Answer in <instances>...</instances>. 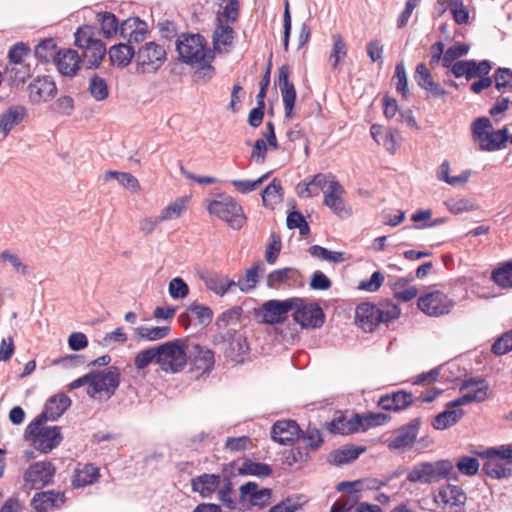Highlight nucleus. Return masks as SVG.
<instances>
[{
  "mask_svg": "<svg viewBox=\"0 0 512 512\" xmlns=\"http://www.w3.org/2000/svg\"><path fill=\"white\" fill-rule=\"evenodd\" d=\"M187 348L188 339L182 338L148 347L137 353L134 358V366L141 371L154 362L166 373H179L187 365Z\"/></svg>",
  "mask_w": 512,
  "mask_h": 512,
  "instance_id": "obj_1",
  "label": "nucleus"
},
{
  "mask_svg": "<svg viewBox=\"0 0 512 512\" xmlns=\"http://www.w3.org/2000/svg\"><path fill=\"white\" fill-rule=\"evenodd\" d=\"M400 315V306L391 299H382L377 304L361 302L355 309V323L365 333H373L380 324H388Z\"/></svg>",
  "mask_w": 512,
  "mask_h": 512,
  "instance_id": "obj_2",
  "label": "nucleus"
},
{
  "mask_svg": "<svg viewBox=\"0 0 512 512\" xmlns=\"http://www.w3.org/2000/svg\"><path fill=\"white\" fill-rule=\"evenodd\" d=\"M47 411L39 413L26 427L24 439L33 441L36 450L49 453L63 440L60 426H44L49 420Z\"/></svg>",
  "mask_w": 512,
  "mask_h": 512,
  "instance_id": "obj_3",
  "label": "nucleus"
},
{
  "mask_svg": "<svg viewBox=\"0 0 512 512\" xmlns=\"http://www.w3.org/2000/svg\"><path fill=\"white\" fill-rule=\"evenodd\" d=\"M454 464L450 459L435 462H420L408 472L406 481L410 483L431 484L441 479L458 481V473L453 471Z\"/></svg>",
  "mask_w": 512,
  "mask_h": 512,
  "instance_id": "obj_4",
  "label": "nucleus"
},
{
  "mask_svg": "<svg viewBox=\"0 0 512 512\" xmlns=\"http://www.w3.org/2000/svg\"><path fill=\"white\" fill-rule=\"evenodd\" d=\"M471 133L475 141L479 142L482 151L492 152L506 148L509 137V129L504 126L494 130L488 117L476 118L471 124Z\"/></svg>",
  "mask_w": 512,
  "mask_h": 512,
  "instance_id": "obj_5",
  "label": "nucleus"
},
{
  "mask_svg": "<svg viewBox=\"0 0 512 512\" xmlns=\"http://www.w3.org/2000/svg\"><path fill=\"white\" fill-rule=\"evenodd\" d=\"M293 321L303 330L319 329L326 321V314L317 301L307 302L300 297H291Z\"/></svg>",
  "mask_w": 512,
  "mask_h": 512,
  "instance_id": "obj_6",
  "label": "nucleus"
},
{
  "mask_svg": "<svg viewBox=\"0 0 512 512\" xmlns=\"http://www.w3.org/2000/svg\"><path fill=\"white\" fill-rule=\"evenodd\" d=\"M207 210L211 215L227 222L232 229L239 230L246 221L242 206L235 198L225 194L219 195V199L210 201Z\"/></svg>",
  "mask_w": 512,
  "mask_h": 512,
  "instance_id": "obj_7",
  "label": "nucleus"
},
{
  "mask_svg": "<svg viewBox=\"0 0 512 512\" xmlns=\"http://www.w3.org/2000/svg\"><path fill=\"white\" fill-rule=\"evenodd\" d=\"M293 307L291 298L271 299L265 301L260 307L254 308L253 314L258 323L273 326L283 324Z\"/></svg>",
  "mask_w": 512,
  "mask_h": 512,
  "instance_id": "obj_8",
  "label": "nucleus"
},
{
  "mask_svg": "<svg viewBox=\"0 0 512 512\" xmlns=\"http://www.w3.org/2000/svg\"><path fill=\"white\" fill-rule=\"evenodd\" d=\"M272 494L271 488H260L257 482L248 481L239 487L240 510L245 511L250 507L263 509L271 504Z\"/></svg>",
  "mask_w": 512,
  "mask_h": 512,
  "instance_id": "obj_9",
  "label": "nucleus"
},
{
  "mask_svg": "<svg viewBox=\"0 0 512 512\" xmlns=\"http://www.w3.org/2000/svg\"><path fill=\"white\" fill-rule=\"evenodd\" d=\"M187 364H190L189 372L201 371L195 376V380L208 377L215 367V353L212 349L198 343L187 348Z\"/></svg>",
  "mask_w": 512,
  "mask_h": 512,
  "instance_id": "obj_10",
  "label": "nucleus"
},
{
  "mask_svg": "<svg viewBox=\"0 0 512 512\" xmlns=\"http://www.w3.org/2000/svg\"><path fill=\"white\" fill-rule=\"evenodd\" d=\"M418 309L430 317L447 315L455 302L442 291L436 290L421 295L417 300Z\"/></svg>",
  "mask_w": 512,
  "mask_h": 512,
  "instance_id": "obj_11",
  "label": "nucleus"
},
{
  "mask_svg": "<svg viewBox=\"0 0 512 512\" xmlns=\"http://www.w3.org/2000/svg\"><path fill=\"white\" fill-rule=\"evenodd\" d=\"M92 381L88 382L87 394L94 398L96 395L105 392L108 398L112 397L121 383V372L117 366H109Z\"/></svg>",
  "mask_w": 512,
  "mask_h": 512,
  "instance_id": "obj_12",
  "label": "nucleus"
},
{
  "mask_svg": "<svg viewBox=\"0 0 512 512\" xmlns=\"http://www.w3.org/2000/svg\"><path fill=\"white\" fill-rule=\"evenodd\" d=\"M435 502L442 503L444 512H465L467 494L458 485L446 483L438 488Z\"/></svg>",
  "mask_w": 512,
  "mask_h": 512,
  "instance_id": "obj_13",
  "label": "nucleus"
},
{
  "mask_svg": "<svg viewBox=\"0 0 512 512\" xmlns=\"http://www.w3.org/2000/svg\"><path fill=\"white\" fill-rule=\"evenodd\" d=\"M205 44V37L200 33H182L175 43V50L178 54V61L190 66L199 62L198 48Z\"/></svg>",
  "mask_w": 512,
  "mask_h": 512,
  "instance_id": "obj_14",
  "label": "nucleus"
},
{
  "mask_svg": "<svg viewBox=\"0 0 512 512\" xmlns=\"http://www.w3.org/2000/svg\"><path fill=\"white\" fill-rule=\"evenodd\" d=\"M56 468L50 461L31 464L23 475L24 485L28 489L39 490L53 482Z\"/></svg>",
  "mask_w": 512,
  "mask_h": 512,
  "instance_id": "obj_15",
  "label": "nucleus"
},
{
  "mask_svg": "<svg viewBox=\"0 0 512 512\" xmlns=\"http://www.w3.org/2000/svg\"><path fill=\"white\" fill-rule=\"evenodd\" d=\"M166 50L160 44L150 41L142 45L137 51V71L144 74L146 67L156 72L166 61Z\"/></svg>",
  "mask_w": 512,
  "mask_h": 512,
  "instance_id": "obj_16",
  "label": "nucleus"
},
{
  "mask_svg": "<svg viewBox=\"0 0 512 512\" xmlns=\"http://www.w3.org/2000/svg\"><path fill=\"white\" fill-rule=\"evenodd\" d=\"M29 101L34 105L46 103L57 95V85L50 75H38L27 87Z\"/></svg>",
  "mask_w": 512,
  "mask_h": 512,
  "instance_id": "obj_17",
  "label": "nucleus"
},
{
  "mask_svg": "<svg viewBox=\"0 0 512 512\" xmlns=\"http://www.w3.org/2000/svg\"><path fill=\"white\" fill-rule=\"evenodd\" d=\"M422 418L416 417L409 423L400 426L395 430V436L387 441V447L390 451L402 450L405 451L413 446L415 443L420 427Z\"/></svg>",
  "mask_w": 512,
  "mask_h": 512,
  "instance_id": "obj_18",
  "label": "nucleus"
},
{
  "mask_svg": "<svg viewBox=\"0 0 512 512\" xmlns=\"http://www.w3.org/2000/svg\"><path fill=\"white\" fill-rule=\"evenodd\" d=\"M290 68L284 64L278 69V85L281 91L285 117L290 119L294 116V108L297 100V91L289 80Z\"/></svg>",
  "mask_w": 512,
  "mask_h": 512,
  "instance_id": "obj_19",
  "label": "nucleus"
},
{
  "mask_svg": "<svg viewBox=\"0 0 512 512\" xmlns=\"http://www.w3.org/2000/svg\"><path fill=\"white\" fill-rule=\"evenodd\" d=\"M415 402V397L411 391L400 389L381 395L377 407L388 412H400Z\"/></svg>",
  "mask_w": 512,
  "mask_h": 512,
  "instance_id": "obj_20",
  "label": "nucleus"
},
{
  "mask_svg": "<svg viewBox=\"0 0 512 512\" xmlns=\"http://www.w3.org/2000/svg\"><path fill=\"white\" fill-rule=\"evenodd\" d=\"M301 427L296 420H278L270 431L271 439L281 445H294L299 440Z\"/></svg>",
  "mask_w": 512,
  "mask_h": 512,
  "instance_id": "obj_21",
  "label": "nucleus"
},
{
  "mask_svg": "<svg viewBox=\"0 0 512 512\" xmlns=\"http://www.w3.org/2000/svg\"><path fill=\"white\" fill-rule=\"evenodd\" d=\"M57 55L54 64L58 72L64 77L73 78L76 76L83 63V58L78 51L72 48H63L60 54Z\"/></svg>",
  "mask_w": 512,
  "mask_h": 512,
  "instance_id": "obj_22",
  "label": "nucleus"
},
{
  "mask_svg": "<svg viewBox=\"0 0 512 512\" xmlns=\"http://www.w3.org/2000/svg\"><path fill=\"white\" fill-rule=\"evenodd\" d=\"M250 350V344L247 337L235 329L233 340L228 341L225 349L223 350V355L227 361L235 364H241L244 363L246 358L249 356Z\"/></svg>",
  "mask_w": 512,
  "mask_h": 512,
  "instance_id": "obj_23",
  "label": "nucleus"
},
{
  "mask_svg": "<svg viewBox=\"0 0 512 512\" xmlns=\"http://www.w3.org/2000/svg\"><path fill=\"white\" fill-rule=\"evenodd\" d=\"M366 450V446L348 444L332 450L327 456V462L330 465L341 467L356 461Z\"/></svg>",
  "mask_w": 512,
  "mask_h": 512,
  "instance_id": "obj_24",
  "label": "nucleus"
},
{
  "mask_svg": "<svg viewBox=\"0 0 512 512\" xmlns=\"http://www.w3.org/2000/svg\"><path fill=\"white\" fill-rule=\"evenodd\" d=\"M65 500L63 492L47 490L35 493L30 505L36 512H47L49 509L60 507Z\"/></svg>",
  "mask_w": 512,
  "mask_h": 512,
  "instance_id": "obj_25",
  "label": "nucleus"
},
{
  "mask_svg": "<svg viewBox=\"0 0 512 512\" xmlns=\"http://www.w3.org/2000/svg\"><path fill=\"white\" fill-rule=\"evenodd\" d=\"M81 49L82 54L80 56L83 58L82 64H84L86 70L98 69L107 54L106 44L101 39L91 44H85V47Z\"/></svg>",
  "mask_w": 512,
  "mask_h": 512,
  "instance_id": "obj_26",
  "label": "nucleus"
},
{
  "mask_svg": "<svg viewBox=\"0 0 512 512\" xmlns=\"http://www.w3.org/2000/svg\"><path fill=\"white\" fill-rule=\"evenodd\" d=\"M470 45L464 42H456L449 46L443 55V67L448 69L455 78H461V69L458 68L460 58L467 55Z\"/></svg>",
  "mask_w": 512,
  "mask_h": 512,
  "instance_id": "obj_27",
  "label": "nucleus"
},
{
  "mask_svg": "<svg viewBox=\"0 0 512 512\" xmlns=\"http://www.w3.org/2000/svg\"><path fill=\"white\" fill-rule=\"evenodd\" d=\"M458 68L461 69V77H465L466 81H470L476 76H489L493 69V62L484 59L477 61L475 59H463L458 61Z\"/></svg>",
  "mask_w": 512,
  "mask_h": 512,
  "instance_id": "obj_28",
  "label": "nucleus"
},
{
  "mask_svg": "<svg viewBox=\"0 0 512 512\" xmlns=\"http://www.w3.org/2000/svg\"><path fill=\"white\" fill-rule=\"evenodd\" d=\"M107 53L110 64L120 69L130 65L133 58L135 56L137 57V52L134 46L125 42L112 45Z\"/></svg>",
  "mask_w": 512,
  "mask_h": 512,
  "instance_id": "obj_29",
  "label": "nucleus"
},
{
  "mask_svg": "<svg viewBox=\"0 0 512 512\" xmlns=\"http://www.w3.org/2000/svg\"><path fill=\"white\" fill-rule=\"evenodd\" d=\"M221 476L215 473H204L191 480L193 492L199 493L203 498L210 497L220 486Z\"/></svg>",
  "mask_w": 512,
  "mask_h": 512,
  "instance_id": "obj_30",
  "label": "nucleus"
},
{
  "mask_svg": "<svg viewBox=\"0 0 512 512\" xmlns=\"http://www.w3.org/2000/svg\"><path fill=\"white\" fill-rule=\"evenodd\" d=\"M72 405V400L63 392L57 393L49 397L42 411H47L49 420L56 421L60 418Z\"/></svg>",
  "mask_w": 512,
  "mask_h": 512,
  "instance_id": "obj_31",
  "label": "nucleus"
},
{
  "mask_svg": "<svg viewBox=\"0 0 512 512\" xmlns=\"http://www.w3.org/2000/svg\"><path fill=\"white\" fill-rule=\"evenodd\" d=\"M27 115V110L22 105L10 106L0 114V132L7 136L10 131L19 125Z\"/></svg>",
  "mask_w": 512,
  "mask_h": 512,
  "instance_id": "obj_32",
  "label": "nucleus"
},
{
  "mask_svg": "<svg viewBox=\"0 0 512 512\" xmlns=\"http://www.w3.org/2000/svg\"><path fill=\"white\" fill-rule=\"evenodd\" d=\"M479 456L486 459L482 466V471L485 475L493 479L509 478L512 476V467L498 460L497 457L490 455Z\"/></svg>",
  "mask_w": 512,
  "mask_h": 512,
  "instance_id": "obj_33",
  "label": "nucleus"
},
{
  "mask_svg": "<svg viewBox=\"0 0 512 512\" xmlns=\"http://www.w3.org/2000/svg\"><path fill=\"white\" fill-rule=\"evenodd\" d=\"M100 470L92 463H86L83 468H76L71 478L73 488H81L98 481Z\"/></svg>",
  "mask_w": 512,
  "mask_h": 512,
  "instance_id": "obj_34",
  "label": "nucleus"
},
{
  "mask_svg": "<svg viewBox=\"0 0 512 512\" xmlns=\"http://www.w3.org/2000/svg\"><path fill=\"white\" fill-rule=\"evenodd\" d=\"M201 279L208 290L221 297L224 296L232 287L236 286V281L219 273H210L206 276L202 275Z\"/></svg>",
  "mask_w": 512,
  "mask_h": 512,
  "instance_id": "obj_35",
  "label": "nucleus"
},
{
  "mask_svg": "<svg viewBox=\"0 0 512 512\" xmlns=\"http://www.w3.org/2000/svg\"><path fill=\"white\" fill-rule=\"evenodd\" d=\"M302 277L299 270L291 267L276 269L267 275V286L277 288L284 283H296Z\"/></svg>",
  "mask_w": 512,
  "mask_h": 512,
  "instance_id": "obj_36",
  "label": "nucleus"
},
{
  "mask_svg": "<svg viewBox=\"0 0 512 512\" xmlns=\"http://www.w3.org/2000/svg\"><path fill=\"white\" fill-rule=\"evenodd\" d=\"M218 24L212 35V43L217 52H221L220 45L232 46L236 37L233 27L228 24H223L220 16H217Z\"/></svg>",
  "mask_w": 512,
  "mask_h": 512,
  "instance_id": "obj_37",
  "label": "nucleus"
},
{
  "mask_svg": "<svg viewBox=\"0 0 512 512\" xmlns=\"http://www.w3.org/2000/svg\"><path fill=\"white\" fill-rule=\"evenodd\" d=\"M60 52L61 49L58 48L56 40L52 37L42 39L34 49L35 57L42 63H54Z\"/></svg>",
  "mask_w": 512,
  "mask_h": 512,
  "instance_id": "obj_38",
  "label": "nucleus"
},
{
  "mask_svg": "<svg viewBox=\"0 0 512 512\" xmlns=\"http://www.w3.org/2000/svg\"><path fill=\"white\" fill-rule=\"evenodd\" d=\"M97 21L100 28H97V34H101L106 39H112L119 33V19L109 11L99 12Z\"/></svg>",
  "mask_w": 512,
  "mask_h": 512,
  "instance_id": "obj_39",
  "label": "nucleus"
},
{
  "mask_svg": "<svg viewBox=\"0 0 512 512\" xmlns=\"http://www.w3.org/2000/svg\"><path fill=\"white\" fill-rule=\"evenodd\" d=\"M170 326L146 327L139 326L133 328V339L136 342L158 341L166 338L170 334Z\"/></svg>",
  "mask_w": 512,
  "mask_h": 512,
  "instance_id": "obj_40",
  "label": "nucleus"
},
{
  "mask_svg": "<svg viewBox=\"0 0 512 512\" xmlns=\"http://www.w3.org/2000/svg\"><path fill=\"white\" fill-rule=\"evenodd\" d=\"M284 197V189L279 178H274L261 191V198L263 206L266 208H274V205L281 203Z\"/></svg>",
  "mask_w": 512,
  "mask_h": 512,
  "instance_id": "obj_41",
  "label": "nucleus"
},
{
  "mask_svg": "<svg viewBox=\"0 0 512 512\" xmlns=\"http://www.w3.org/2000/svg\"><path fill=\"white\" fill-rule=\"evenodd\" d=\"M465 412L462 408H447L438 413L432 421V426L436 430H445L455 425L464 416Z\"/></svg>",
  "mask_w": 512,
  "mask_h": 512,
  "instance_id": "obj_42",
  "label": "nucleus"
},
{
  "mask_svg": "<svg viewBox=\"0 0 512 512\" xmlns=\"http://www.w3.org/2000/svg\"><path fill=\"white\" fill-rule=\"evenodd\" d=\"M240 476H255L258 478H267L273 474V468L270 464L255 462L245 458L241 467L238 468Z\"/></svg>",
  "mask_w": 512,
  "mask_h": 512,
  "instance_id": "obj_43",
  "label": "nucleus"
},
{
  "mask_svg": "<svg viewBox=\"0 0 512 512\" xmlns=\"http://www.w3.org/2000/svg\"><path fill=\"white\" fill-rule=\"evenodd\" d=\"M490 278L502 289L512 288V259L499 263L492 270Z\"/></svg>",
  "mask_w": 512,
  "mask_h": 512,
  "instance_id": "obj_44",
  "label": "nucleus"
},
{
  "mask_svg": "<svg viewBox=\"0 0 512 512\" xmlns=\"http://www.w3.org/2000/svg\"><path fill=\"white\" fill-rule=\"evenodd\" d=\"M263 270V263L261 261L256 262L252 267L246 270L245 279H239L236 282V286H238L242 292L247 293L251 291L256 287L259 281V273Z\"/></svg>",
  "mask_w": 512,
  "mask_h": 512,
  "instance_id": "obj_45",
  "label": "nucleus"
},
{
  "mask_svg": "<svg viewBox=\"0 0 512 512\" xmlns=\"http://www.w3.org/2000/svg\"><path fill=\"white\" fill-rule=\"evenodd\" d=\"M109 179H116L121 186L132 193H136L140 190L138 179L131 173L108 170L105 173V180Z\"/></svg>",
  "mask_w": 512,
  "mask_h": 512,
  "instance_id": "obj_46",
  "label": "nucleus"
},
{
  "mask_svg": "<svg viewBox=\"0 0 512 512\" xmlns=\"http://www.w3.org/2000/svg\"><path fill=\"white\" fill-rule=\"evenodd\" d=\"M244 313L242 306L236 305L217 316L215 326L219 330H225L229 325L240 322L241 317Z\"/></svg>",
  "mask_w": 512,
  "mask_h": 512,
  "instance_id": "obj_47",
  "label": "nucleus"
},
{
  "mask_svg": "<svg viewBox=\"0 0 512 512\" xmlns=\"http://www.w3.org/2000/svg\"><path fill=\"white\" fill-rule=\"evenodd\" d=\"M97 26L90 24H83L79 26L74 33V45L78 48H84L85 44H91L98 40Z\"/></svg>",
  "mask_w": 512,
  "mask_h": 512,
  "instance_id": "obj_48",
  "label": "nucleus"
},
{
  "mask_svg": "<svg viewBox=\"0 0 512 512\" xmlns=\"http://www.w3.org/2000/svg\"><path fill=\"white\" fill-rule=\"evenodd\" d=\"M88 91L96 101H104L109 97L107 81L98 74H94L90 78Z\"/></svg>",
  "mask_w": 512,
  "mask_h": 512,
  "instance_id": "obj_49",
  "label": "nucleus"
},
{
  "mask_svg": "<svg viewBox=\"0 0 512 512\" xmlns=\"http://www.w3.org/2000/svg\"><path fill=\"white\" fill-rule=\"evenodd\" d=\"M217 490V499L221 502V504L231 511L236 510L239 502L235 497L233 482H223L222 486Z\"/></svg>",
  "mask_w": 512,
  "mask_h": 512,
  "instance_id": "obj_50",
  "label": "nucleus"
},
{
  "mask_svg": "<svg viewBox=\"0 0 512 512\" xmlns=\"http://www.w3.org/2000/svg\"><path fill=\"white\" fill-rule=\"evenodd\" d=\"M333 39V48L330 54V59L333 60L332 62V69L334 71L339 70V64L340 62L347 56V45L345 41L343 40V37L341 34L336 33L332 35Z\"/></svg>",
  "mask_w": 512,
  "mask_h": 512,
  "instance_id": "obj_51",
  "label": "nucleus"
},
{
  "mask_svg": "<svg viewBox=\"0 0 512 512\" xmlns=\"http://www.w3.org/2000/svg\"><path fill=\"white\" fill-rule=\"evenodd\" d=\"M299 439H302L306 443V448L311 451H317L321 448L324 443L323 436L320 430L316 427H311L310 425L303 431L299 433Z\"/></svg>",
  "mask_w": 512,
  "mask_h": 512,
  "instance_id": "obj_52",
  "label": "nucleus"
},
{
  "mask_svg": "<svg viewBox=\"0 0 512 512\" xmlns=\"http://www.w3.org/2000/svg\"><path fill=\"white\" fill-rule=\"evenodd\" d=\"M189 198L187 196L177 198L175 201L165 207L160 213V220H169L178 218L186 210Z\"/></svg>",
  "mask_w": 512,
  "mask_h": 512,
  "instance_id": "obj_53",
  "label": "nucleus"
},
{
  "mask_svg": "<svg viewBox=\"0 0 512 512\" xmlns=\"http://www.w3.org/2000/svg\"><path fill=\"white\" fill-rule=\"evenodd\" d=\"M393 79L397 80L395 83L397 93H399L403 99H407L409 96V85L407 72L403 61L397 62Z\"/></svg>",
  "mask_w": 512,
  "mask_h": 512,
  "instance_id": "obj_54",
  "label": "nucleus"
},
{
  "mask_svg": "<svg viewBox=\"0 0 512 512\" xmlns=\"http://www.w3.org/2000/svg\"><path fill=\"white\" fill-rule=\"evenodd\" d=\"M303 495L295 494L282 499L279 503L270 507L268 512H296L302 509L303 504L300 500Z\"/></svg>",
  "mask_w": 512,
  "mask_h": 512,
  "instance_id": "obj_55",
  "label": "nucleus"
},
{
  "mask_svg": "<svg viewBox=\"0 0 512 512\" xmlns=\"http://www.w3.org/2000/svg\"><path fill=\"white\" fill-rule=\"evenodd\" d=\"M448 8L457 25L467 24L469 22L470 12L463 0H450Z\"/></svg>",
  "mask_w": 512,
  "mask_h": 512,
  "instance_id": "obj_56",
  "label": "nucleus"
},
{
  "mask_svg": "<svg viewBox=\"0 0 512 512\" xmlns=\"http://www.w3.org/2000/svg\"><path fill=\"white\" fill-rule=\"evenodd\" d=\"M455 466L462 475L474 476L479 471L480 463L476 457L464 455L458 458Z\"/></svg>",
  "mask_w": 512,
  "mask_h": 512,
  "instance_id": "obj_57",
  "label": "nucleus"
},
{
  "mask_svg": "<svg viewBox=\"0 0 512 512\" xmlns=\"http://www.w3.org/2000/svg\"><path fill=\"white\" fill-rule=\"evenodd\" d=\"M189 311L203 327H207L213 320V310L207 305L193 302L189 305Z\"/></svg>",
  "mask_w": 512,
  "mask_h": 512,
  "instance_id": "obj_58",
  "label": "nucleus"
},
{
  "mask_svg": "<svg viewBox=\"0 0 512 512\" xmlns=\"http://www.w3.org/2000/svg\"><path fill=\"white\" fill-rule=\"evenodd\" d=\"M512 351V329L505 331L497 337L491 346L495 356H502Z\"/></svg>",
  "mask_w": 512,
  "mask_h": 512,
  "instance_id": "obj_59",
  "label": "nucleus"
},
{
  "mask_svg": "<svg viewBox=\"0 0 512 512\" xmlns=\"http://www.w3.org/2000/svg\"><path fill=\"white\" fill-rule=\"evenodd\" d=\"M494 87L499 92L512 89V69L498 67L494 71Z\"/></svg>",
  "mask_w": 512,
  "mask_h": 512,
  "instance_id": "obj_60",
  "label": "nucleus"
},
{
  "mask_svg": "<svg viewBox=\"0 0 512 512\" xmlns=\"http://www.w3.org/2000/svg\"><path fill=\"white\" fill-rule=\"evenodd\" d=\"M49 110L58 115L70 116L74 111V99L69 95L61 96L50 104Z\"/></svg>",
  "mask_w": 512,
  "mask_h": 512,
  "instance_id": "obj_61",
  "label": "nucleus"
},
{
  "mask_svg": "<svg viewBox=\"0 0 512 512\" xmlns=\"http://www.w3.org/2000/svg\"><path fill=\"white\" fill-rule=\"evenodd\" d=\"M31 49L25 42H17L12 45L8 51L7 58L11 64L19 65L22 64L23 59L29 56Z\"/></svg>",
  "mask_w": 512,
  "mask_h": 512,
  "instance_id": "obj_62",
  "label": "nucleus"
},
{
  "mask_svg": "<svg viewBox=\"0 0 512 512\" xmlns=\"http://www.w3.org/2000/svg\"><path fill=\"white\" fill-rule=\"evenodd\" d=\"M346 416L341 410L336 411L334 418L330 422H326L323 428L332 435H346Z\"/></svg>",
  "mask_w": 512,
  "mask_h": 512,
  "instance_id": "obj_63",
  "label": "nucleus"
},
{
  "mask_svg": "<svg viewBox=\"0 0 512 512\" xmlns=\"http://www.w3.org/2000/svg\"><path fill=\"white\" fill-rule=\"evenodd\" d=\"M478 455L495 456L506 465L512 467V445H501L499 447H490L483 452H477Z\"/></svg>",
  "mask_w": 512,
  "mask_h": 512,
  "instance_id": "obj_64",
  "label": "nucleus"
}]
</instances>
